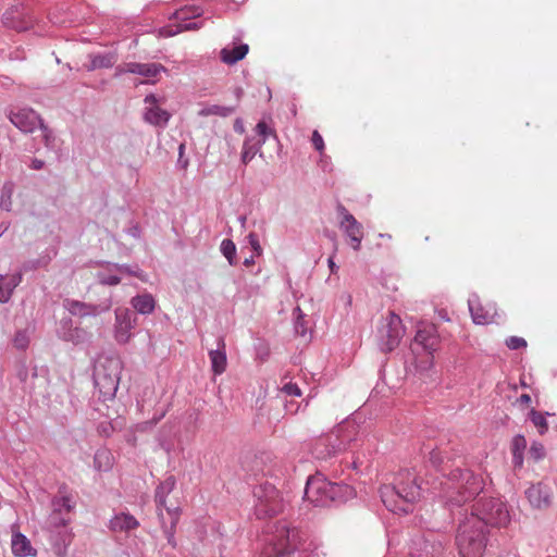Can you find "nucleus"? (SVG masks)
Listing matches in <instances>:
<instances>
[{
  "label": "nucleus",
  "instance_id": "nucleus-1",
  "mask_svg": "<svg viewBox=\"0 0 557 557\" xmlns=\"http://www.w3.org/2000/svg\"><path fill=\"white\" fill-rule=\"evenodd\" d=\"M456 536L462 557H482L487 544L488 527H506L510 520L506 504L500 498L480 496L470 513L459 510Z\"/></svg>",
  "mask_w": 557,
  "mask_h": 557
},
{
  "label": "nucleus",
  "instance_id": "nucleus-2",
  "mask_svg": "<svg viewBox=\"0 0 557 557\" xmlns=\"http://www.w3.org/2000/svg\"><path fill=\"white\" fill-rule=\"evenodd\" d=\"M430 463L442 474L441 481L431 483L430 490L440 497L444 506L454 512L467 503L475 499L483 492V480L469 469H451L450 459L440 449H432Z\"/></svg>",
  "mask_w": 557,
  "mask_h": 557
},
{
  "label": "nucleus",
  "instance_id": "nucleus-3",
  "mask_svg": "<svg viewBox=\"0 0 557 557\" xmlns=\"http://www.w3.org/2000/svg\"><path fill=\"white\" fill-rule=\"evenodd\" d=\"M261 541L262 557H292L296 552L299 557H320V545L286 521L268 524Z\"/></svg>",
  "mask_w": 557,
  "mask_h": 557
},
{
  "label": "nucleus",
  "instance_id": "nucleus-4",
  "mask_svg": "<svg viewBox=\"0 0 557 557\" xmlns=\"http://www.w3.org/2000/svg\"><path fill=\"white\" fill-rule=\"evenodd\" d=\"M422 483L414 469H401L392 483L380 487L381 500L392 512L408 513L413 510L414 504L425 490Z\"/></svg>",
  "mask_w": 557,
  "mask_h": 557
},
{
  "label": "nucleus",
  "instance_id": "nucleus-5",
  "mask_svg": "<svg viewBox=\"0 0 557 557\" xmlns=\"http://www.w3.org/2000/svg\"><path fill=\"white\" fill-rule=\"evenodd\" d=\"M355 496V490L343 482H332L323 474L309 476L305 486L304 497L315 507L341 505Z\"/></svg>",
  "mask_w": 557,
  "mask_h": 557
},
{
  "label": "nucleus",
  "instance_id": "nucleus-6",
  "mask_svg": "<svg viewBox=\"0 0 557 557\" xmlns=\"http://www.w3.org/2000/svg\"><path fill=\"white\" fill-rule=\"evenodd\" d=\"M358 425L347 420L337 425L331 433L319 437L312 446V455L317 459L327 460L338 453L351 447L352 443L359 441Z\"/></svg>",
  "mask_w": 557,
  "mask_h": 557
},
{
  "label": "nucleus",
  "instance_id": "nucleus-7",
  "mask_svg": "<svg viewBox=\"0 0 557 557\" xmlns=\"http://www.w3.org/2000/svg\"><path fill=\"white\" fill-rule=\"evenodd\" d=\"M121 361L116 358L99 360L94 371V383L103 399L114 397L120 382Z\"/></svg>",
  "mask_w": 557,
  "mask_h": 557
},
{
  "label": "nucleus",
  "instance_id": "nucleus-8",
  "mask_svg": "<svg viewBox=\"0 0 557 557\" xmlns=\"http://www.w3.org/2000/svg\"><path fill=\"white\" fill-rule=\"evenodd\" d=\"M255 513L258 519L272 517L284 508L283 498L277 488L269 483H261L253 490Z\"/></svg>",
  "mask_w": 557,
  "mask_h": 557
},
{
  "label": "nucleus",
  "instance_id": "nucleus-9",
  "mask_svg": "<svg viewBox=\"0 0 557 557\" xmlns=\"http://www.w3.org/2000/svg\"><path fill=\"white\" fill-rule=\"evenodd\" d=\"M444 535L428 532L411 540L412 557H442L444 554Z\"/></svg>",
  "mask_w": 557,
  "mask_h": 557
},
{
  "label": "nucleus",
  "instance_id": "nucleus-10",
  "mask_svg": "<svg viewBox=\"0 0 557 557\" xmlns=\"http://www.w3.org/2000/svg\"><path fill=\"white\" fill-rule=\"evenodd\" d=\"M16 376L23 388L30 394H44L48 384V371L44 368L33 367L30 370L24 364H18Z\"/></svg>",
  "mask_w": 557,
  "mask_h": 557
},
{
  "label": "nucleus",
  "instance_id": "nucleus-11",
  "mask_svg": "<svg viewBox=\"0 0 557 557\" xmlns=\"http://www.w3.org/2000/svg\"><path fill=\"white\" fill-rule=\"evenodd\" d=\"M336 212L339 218V228L348 238L350 247L356 251L360 250L363 238L362 224L342 203L337 205Z\"/></svg>",
  "mask_w": 557,
  "mask_h": 557
},
{
  "label": "nucleus",
  "instance_id": "nucleus-12",
  "mask_svg": "<svg viewBox=\"0 0 557 557\" xmlns=\"http://www.w3.org/2000/svg\"><path fill=\"white\" fill-rule=\"evenodd\" d=\"M404 333L405 330L401 323V319L394 312H391L380 329L381 349L386 352L395 349L398 346Z\"/></svg>",
  "mask_w": 557,
  "mask_h": 557
},
{
  "label": "nucleus",
  "instance_id": "nucleus-13",
  "mask_svg": "<svg viewBox=\"0 0 557 557\" xmlns=\"http://www.w3.org/2000/svg\"><path fill=\"white\" fill-rule=\"evenodd\" d=\"M202 9L197 5H184L180 9H176L171 17L177 22L176 29L170 30L168 33L169 36L175 35L177 33L186 32V30H197L203 26L202 21L198 22H188L191 18L199 17L202 14Z\"/></svg>",
  "mask_w": 557,
  "mask_h": 557
},
{
  "label": "nucleus",
  "instance_id": "nucleus-14",
  "mask_svg": "<svg viewBox=\"0 0 557 557\" xmlns=\"http://www.w3.org/2000/svg\"><path fill=\"white\" fill-rule=\"evenodd\" d=\"M62 306L72 315L79 318L97 317L103 312H107L112 307L110 299L102 301L101 304H88L79 300L65 298Z\"/></svg>",
  "mask_w": 557,
  "mask_h": 557
},
{
  "label": "nucleus",
  "instance_id": "nucleus-15",
  "mask_svg": "<svg viewBox=\"0 0 557 557\" xmlns=\"http://www.w3.org/2000/svg\"><path fill=\"white\" fill-rule=\"evenodd\" d=\"M136 325V314L128 308L115 309L114 336L117 343L125 344L132 337V330Z\"/></svg>",
  "mask_w": 557,
  "mask_h": 557
},
{
  "label": "nucleus",
  "instance_id": "nucleus-16",
  "mask_svg": "<svg viewBox=\"0 0 557 557\" xmlns=\"http://www.w3.org/2000/svg\"><path fill=\"white\" fill-rule=\"evenodd\" d=\"M144 102L146 106L143 114L144 121L150 125L164 128L170 121L171 114L160 108L159 99L153 94H149L145 97Z\"/></svg>",
  "mask_w": 557,
  "mask_h": 557
},
{
  "label": "nucleus",
  "instance_id": "nucleus-17",
  "mask_svg": "<svg viewBox=\"0 0 557 557\" xmlns=\"http://www.w3.org/2000/svg\"><path fill=\"white\" fill-rule=\"evenodd\" d=\"M9 119L23 133H33L42 122L39 114L30 108L11 111Z\"/></svg>",
  "mask_w": 557,
  "mask_h": 557
},
{
  "label": "nucleus",
  "instance_id": "nucleus-18",
  "mask_svg": "<svg viewBox=\"0 0 557 557\" xmlns=\"http://www.w3.org/2000/svg\"><path fill=\"white\" fill-rule=\"evenodd\" d=\"M57 335L60 339L72 343L73 345L84 343L87 338V332L79 326H75L71 318L60 320L57 327Z\"/></svg>",
  "mask_w": 557,
  "mask_h": 557
},
{
  "label": "nucleus",
  "instance_id": "nucleus-19",
  "mask_svg": "<svg viewBox=\"0 0 557 557\" xmlns=\"http://www.w3.org/2000/svg\"><path fill=\"white\" fill-rule=\"evenodd\" d=\"M525 496L533 508H547L552 503V488L547 484L540 482L530 486L525 491Z\"/></svg>",
  "mask_w": 557,
  "mask_h": 557
},
{
  "label": "nucleus",
  "instance_id": "nucleus-20",
  "mask_svg": "<svg viewBox=\"0 0 557 557\" xmlns=\"http://www.w3.org/2000/svg\"><path fill=\"white\" fill-rule=\"evenodd\" d=\"M49 541L57 557H66L67 548L73 540L71 529H53L49 531Z\"/></svg>",
  "mask_w": 557,
  "mask_h": 557
},
{
  "label": "nucleus",
  "instance_id": "nucleus-21",
  "mask_svg": "<svg viewBox=\"0 0 557 557\" xmlns=\"http://www.w3.org/2000/svg\"><path fill=\"white\" fill-rule=\"evenodd\" d=\"M209 359L211 362V369L215 375H220L226 370L227 358H226L225 342H224L223 337L218 338V344H216L215 349L209 350Z\"/></svg>",
  "mask_w": 557,
  "mask_h": 557
},
{
  "label": "nucleus",
  "instance_id": "nucleus-22",
  "mask_svg": "<svg viewBox=\"0 0 557 557\" xmlns=\"http://www.w3.org/2000/svg\"><path fill=\"white\" fill-rule=\"evenodd\" d=\"M138 520L128 512H120L109 522V529L113 532H127L138 528Z\"/></svg>",
  "mask_w": 557,
  "mask_h": 557
},
{
  "label": "nucleus",
  "instance_id": "nucleus-23",
  "mask_svg": "<svg viewBox=\"0 0 557 557\" xmlns=\"http://www.w3.org/2000/svg\"><path fill=\"white\" fill-rule=\"evenodd\" d=\"M11 547L13 555L16 557H28L36 555V549L33 548L29 540L20 532L13 533Z\"/></svg>",
  "mask_w": 557,
  "mask_h": 557
},
{
  "label": "nucleus",
  "instance_id": "nucleus-24",
  "mask_svg": "<svg viewBox=\"0 0 557 557\" xmlns=\"http://www.w3.org/2000/svg\"><path fill=\"white\" fill-rule=\"evenodd\" d=\"M22 282V273L17 272L11 276L0 274V302L5 304L10 300L13 290Z\"/></svg>",
  "mask_w": 557,
  "mask_h": 557
},
{
  "label": "nucleus",
  "instance_id": "nucleus-25",
  "mask_svg": "<svg viewBox=\"0 0 557 557\" xmlns=\"http://www.w3.org/2000/svg\"><path fill=\"white\" fill-rule=\"evenodd\" d=\"M166 512L170 517V524H166L165 521H164V516H163V512L160 511L158 515H159V518L161 520V524H162V529H163V533L168 540V543L172 546V547H175L176 546V541H175V536H174V533H175V527H176V523L178 521V508L175 507V508H166Z\"/></svg>",
  "mask_w": 557,
  "mask_h": 557
},
{
  "label": "nucleus",
  "instance_id": "nucleus-26",
  "mask_svg": "<svg viewBox=\"0 0 557 557\" xmlns=\"http://www.w3.org/2000/svg\"><path fill=\"white\" fill-rule=\"evenodd\" d=\"M249 47L247 44H240L233 48L224 47L220 51V59L223 63L233 65L243 60L247 55Z\"/></svg>",
  "mask_w": 557,
  "mask_h": 557
},
{
  "label": "nucleus",
  "instance_id": "nucleus-27",
  "mask_svg": "<svg viewBox=\"0 0 557 557\" xmlns=\"http://www.w3.org/2000/svg\"><path fill=\"white\" fill-rule=\"evenodd\" d=\"M90 64L88 71L110 69L117 62V54L113 51L89 54Z\"/></svg>",
  "mask_w": 557,
  "mask_h": 557
},
{
  "label": "nucleus",
  "instance_id": "nucleus-28",
  "mask_svg": "<svg viewBox=\"0 0 557 557\" xmlns=\"http://www.w3.org/2000/svg\"><path fill=\"white\" fill-rule=\"evenodd\" d=\"M176 484L174 476L166 478L163 482H161L157 488L154 494L156 504L159 512L162 511V508L166 510L169 508L165 504L168 495L174 490Z\"/></svg>",
  "mask_w": 557,
  "mask_h": 557
},
{
  "label": "nucleus",
  "instance_id": "nucleus-29",
  "mask_svg": "<svg viewBox=\"0 0 557 557\" xmlns=\"http://www.w3.org/2000/svg\"><path fill=\"white\" fill-rule=\"evenodd\" d=\"M131 305L137 313L147 315L153 312L156 300L151 294L145 293L133 297Z\"/></svg>",
  "mask_w": 557,
  "mask_h": 557
},
{
  "label": "nucleus",
  "instance_id": "nucleus-30",
  "mask_svg": "<svg viewBox=\"0 0 557 557\" xmlns=\"http://www.w3.org/2000/svg\"><path fill=\"white\" fill-rule=\"evenodd\" d=\"M264 145V138L247 137L243 145L242 162L248 164Z\"/></svg>",
  "mask_w": 557,
  "mask_h": 557
},
{
  "label": "nucleus",
  "instance_id": "nucleus-31",
  "mask_svg": "<svg viewBox=\"0 0 557 557\" xmlns=\"http://www.w3.org/2000/svg\"><path fill=\"white\" fill-rule=\"evenodd\" d=\"M435 330L433 326L419 329L414 336V342L421 345L424 350L433 351L436 349L437 337L435 336Z\"/></svg>",
  "mask_w": 557,
  "mask_h": 557
},
{
  "label": "nucleus",
  "instance_id": "nucleus-32",
  "mask_svg": "<svg viewBox=\"0 0 557 557\" xmlns=\"http://www.w3.org/2000/svg\"><path fill=\"white\" fill-rule=\"evenodd\" d=\"M132 74H136L147 79L158 76L161 72H165V67L160 63H139L132 62Z\"/></svg>",
  "mask_w": 557,
  "mask_h": 557
},
{
  "label": "nucleus",
  "instance_id": "nucleus-33",
  "mask_svg": "<svg viewBox=\"0 0 557 557\" xmlns=\"http://www.w3.org/2000/svg\"><path fill=\"white\" fill-rule=\"evenodd\" d=\"M106 264L108 265L110 272H117L120 276L126 274L129 276H135L143 282L147 281V274L137 264L129 265L111 262H106Z\"/></svg>",
  "mask_w": 557,
  "mask_h": 557
},
{
  "label": "nucleus",
  "instance_id": "nucleus-34",
  "mask_svg": "<svg viewBox=\"0 0 557 557\" xmlns=\"http://www.w3.org/2000/svg\"><path fill=\"white\" fill-rule=\"evenodd\" d=\"M2 22L7 27L14 28L18 32L28 29L32 24L30 20L21 18V13L17 10L5 12Z\"/></svg>",
  "mask_w": 557,
  "mask_h": 557
},
{
  "label": "nucleus",
  "instance_id": "nucleus-35",
  "mask_svg": "<svg viewBox=\"0 0 557 557\" xmlns=\"http://www.w3.org/2000/svg\"><path fill=\"white\" fill-rule=\"evenodd\" d=\"M468 306L472 320L475 324H487L492 322L491 317L483 312V309L480 307L479 297L476 295L470 296L468 299Z\"/></svg>",
  "mask_w": 557,
  "mask_h": 557
},
{
  "label": "nucleus",
  "instance_id": "nucleus-36",
  "mask_svg": "<svg viewBox=\"0 0 557 557\" xmlns=\"http://www.w3.org/2000/svg\"><path fill=\"white\" fill-rule=\"evenodd\" d=\"M51 506L52 511L63 515L70 513L74 508V504L70 495H61L53 497L51 500Z\"/></svg>",
  "mask_w": 557,
  "mask_h": 557
},
{
  "label": "nucleus",
  "instance_id": "nucleus-37",
  "mask_svg": "<svg viewBox=\"0 0 557 557\" xmlns=\"http://www.w3.org/2000/svg\"><path fill=\"white\" fill-rule=\"evenodd\" d=\"M235 107H227V106H219V104H211L202 108L199 111V115L201 116H209V115H218L222 117L230 116L235 112Z\"/></svg>",
  "mask_w": 557,
  "mask_h": 557
},
{
  "label": "nucleus",
  "instance_id": "nucleus-38",
  "mask_svg": "<svg viewBox=\"0 0 557 557\" xmlns=\"http://www.w3.org/2000/svg\"><path fill=\"white\" fill-rule=\"evenodd\" d=\"M102 265L106 267L103 271H99L96 274L97 281L101 285L115 286L119 285L122 281V277L117 274V272H110L106 262H101Z\"/></svg>",
  "mask_w": 557,
  "mask_h": 557
},
{
  "label": "nucleus",
  "instance_id": "nucleus-39",
  "mask_svg": "<svg viewBox=\"0 0 557 557\" xmlns=\"http://www.w3.org/2000/svg\"><path fill=\"white\" fill-rule=\"evenodd\" d=\"M94 466L98 471H108L112 467V456L107 449H99L94 457Z\"/></svg>",
  "mask_w": 557,
  "mask_h": 557
},
{
  "label": "nucleus",
  "instance_id": "nucleus-40",
  "mask_svg": "<svg viewBox=\"0 0 557 557\" xmlns=\"http://www.w3.org/2000/svg\"><path fill=\"white\" fill-rule=\"evenodd\" d=\"M546 416H550V413H542L535 409H532L529 413L530 421L534 424L541 435H544L548 431Z\"/></svg>",
  "mask_w": 557,
  "mask_h": 557
},
{
  "label": "nucleus",
  "instance_id": "nucleus-41",
  "mask_svg": "<svg viewBox=\"0 0 557 557\" xmlns=\"http://www.w3.org/2000/svg\"><path fill=\"white\" fill-rule=\"evenodd\" d=\"M69 522L70 519L63 513L52 511L47 519V529L48 531H52L53 529H70Z\"/></svg>",
  "mask_w": 557,
  "mask_h": 557
},
{
  "label": "nucleus",
  "instance_id": "nucleus-42",
  "mask_svg": "<svg viewBox=\"0 0 557 557\" xmlns=\"http://www.w3.org/2000/svg\"><path fill=\"white\" fill-rule=\"evenodd\" d=\"M12 195H13V186L11 183H7L3 185L1 189L0 197V208L4 211H11L12 209Z\"/></svg>",
  "mask_w": 557,
  "mask_h": 557
},
{
  "label": "nucleus",
  "instance_id": "nucleus-43",
  "mask_svg": "<svg viewBox=\"0 0 557 557\" xmlns=\"http://www.w3.org/2000/svg\"><path fill=\"white\" fill-rule=\"evenodd\" d=\"M222 255L231 265L236 263V246L231 239H223L220 246Z\"/></svg>",
  "mask_w": 557,
  "mask_h": 557
},
{
  "label": "nucleus",
  "instance_id": "nucleus-44",
  "mask_svg": "<svg viewBox=\"0 0 557 557\" xmlns=\"http://www.w3.org/2000/svg\"><path fill=\"white\" fill-rule=\"evenodd\" d=\"M294 315H295L294 329H295L296 334H298L300 336H306V334L308 332V327H307L305 319H304V313L299 307H296L294 309Z\"/></svg>",
  "mask_w": 557,
  "mask_h": 557
},
{
  "label": "nucleus",
  "instance_id": "nucleus-45",
  "mask_svg": "<svg viewBox=\"0 0 557 557\" xmlns=\"http://www.w3.org/2000/svg\"><path fill=\"white\" fill-rule=\"evenodd\" d=\"M529 454L533 460L539 461L544 458L545 448L541 443L534 442L530 447Z\"/></svg>",
  "mask_w": 557,
  "mask_h": 557
},
{
  "label": "nucleus",
  "instance_id": "nucleus-46",
  "mask_svg": "<svg viewBox=\"0 0 557 557\" xmlns=\"http://www.w3.org/2000/svg\"><path fill=\"white\" fill-rule=\"evenodd\" d=\"M506 346L511 350L527 347V341L522 337L510 336L506 339Z\"/></svg>",
  "mask_w": 557,
  "mask_h": 557
},
{
  "label": "nucleus",
  "instance_id": "nucleus-47",
  "mask_svg": "<svg viewBox=\"0 0 557 557\" xmlns=\"http://www.w3.org/2000/svg\"><path fill=\"white\" fill-rule=\"evenodd\" d=\"M527 447V441L522 435H516L511 442V453H523Z\"/></svg>",
  "mask_w": 557,
  "mask_h": 557
},
{
  "label": "nucleus",
  "instance_id": "nucleus-48",
  "mask_svg": "<svg viewBox=\"0 0 557 557\" xmlns=\"http://www.w3.org/2000/svg\"><path fill=\"white\" fill-rule=\"evenodd\" d=\"M38 127L42 132V137H44L45 145L47 147H53V141H54L53 132L48 126H46L44 124V122H41V124Z\"/></svg>",
  "mask_w": 557,
  "mask_h": 557
},
{
  "label": "nucleus",
  "instance_id": "nucleus-49",
  "mask_svg": "<svg viewBox=\"0 0 557 557\" xmlns=\"http://www.w3.org/2000/svg\"><path fill=\"white\" fill-rule=\"evenodd\" d=\"M282 393L288 395V396H296V397H299L301 395V391L299 388V386L295 383H286L283 387H282Z\"/></svg>",
  "mask_w": 557,
  "mask_h": 557
},
{
  "label": "nucleus",
  "instance_id": "nucleus-50",
  "mask_svg": "<svg viewBox=\"0 0 557 557\" xmlns=\"http://www.w3.org/2000/svg\"><path fill=\"white\" fill-rule=\"evenodd\" d=\"M14 345L18 349H25L28 345V338L25 332L18 331L14 337Z\"/></svg>",
  "mask_w": 557,
  "mask_h": 557
},
{
  "label": "nucleus",
  "instance_id": "nucleus-51",
  "mask_svg": "<svg viewBox=\"0 0 557 557\" xmlns=\"http://www.w3.org/2000/svg\"><path fill=\"white\" fill-rule=\"evenodd\" d=\"M255 132L257 133V135L260 137V138H264V143L267 141V138L269 136V134L271 133L270 128L268 127V125L265 124V122L263 121H260L256 127H255Z\"/></svg>",
  "mask_w": 557,
  "mask_h": 557
},
{
  "label": "nucleus",
  "instance_id": "nucleus-52",
  "mask_svg": "<svg viewBox=\"0 0 557 557\" xmlns=\"http://www.w3.org/2000/svg\"><path fill=\"white\" fill-rule=\"evenodd\" d=\"M311 141L315 150L322 152L324 150V140L318 131H313Z\"/></svg>",
  "mask_w": 557,
  "mask_h": 557
},
{
  "label": "nucleus",
  "instance_id": "nucleus-53",
  "mask_svg": "<svg viewBox=\"0 0 557 557\" xmlns=\"http://www.w3.org/2000/svg\"><path fill=\"white\" fill-rule=\"evenodd\" d=\"M41 265L39 259L35 260H27L21 265L20 272L23 274V272H28L38 269Z\"/></svg>",
  "mask_w": 557,
  "mask_h": 557
},
{
  "label": "nucleus",
  "instance_id": "nucleus-54",
  "mask_svg": "<svg viewBox=\"0 0 557 557\" xmlns=\"http://www.w3.org/2000/svg\"><path fill=\"white\" fill-rule=\"evenodd\" d=\"M248 242L252 247L253 251L259 256L262 252L258 236L255 233H250L248 236Z\"/></svg>",
  "mask_w": 557,
  "mask_h": 557
},
{
  "label": "nucleus",
  "instance_id": "nucleus-55",
  "mask_svg": "<svg viewBox=\"0 0 557 557\" xmlns=\"http://www.w3.org/2000/svg\"><path fill=\"white\" fill-rule=\"evenodd\" d=\"M132 62H126V63H123V64H120L115 67V73H114V76L115 77H119V76H122L124 74H132Z\"/></svg>",
  "mask_w": 557,
  "mask_h": 557
},
{
  "label": "nucleus",
  "instance_id": "nucleus-56",
  "mask_svg": "<svg viewBox=\"0 0 557 557\" xmlns=\"http://www.w3.org/2000/svg\"><path fill=\"white\" fill-rule=\"evenodd\" d=\"M184 151H185V145L184 144H181L180 147H178V160H177V164L182 168V169H186L188 166V160L185 159V156H184Z\"/></svg>",
  "mask_w": 557,
  "mask_h": 557
},
{
  "label": "nucleus",
  "instance_id": "nucleus-57",
  "mask_svg": "<svg viewBox=\"0 0 557 557\" xmlns=\"http://www.w3.org/2000/svg\"><path fill=\"white\" fill-rule=\"evenodd\" d=\"M163 416H164V412H162L159 417L153 418L151 421H147V422L138 424V426H137L138 430L145 431L148 428H152L153 425H156L163 418Z\"/></svg>",
  "mask_w": 557,
  "mask_h": 557
},
{
  "label": "nucleus",
  "instance_id": "nucleus-58",
  "mask_svg": "<svg viewBox=\"0 0 557 557\" xmlns=\"http://www.w3.org/2000/svg\"><path fill=\"white\" fill-rule=\"evenodd\" d=\"M512 463L516 468H520L523 465V453H512Z\"/></svg>",
  "mask_w": 557,
  "mask_h": 557
},
{
  "label": "nucleus",
  "instance_id": "nucleus-59",
  "mask_svg": "<svg viewBox=\"0 0 557 557\" xmlns=\"http://www.w3.org/2000/svg\"><path fill=\"white\" fill-rule=\"evenodd\" d=\"M127 234L134 238H139L140 237V228L137 224H134L132 226H129L127 230H126Z\"/></svg>",
  "mask_w": 557,
  "mask_h": 557
},
{
  "label": "nucleus",
  "instance_id": "nucleus-60",
  "mask_svg": "<svg viewBox=\"0 0 557 557\" xmlns=\"http://www.w3.org/2000/svg\"><path fill=\"white\" fill-rule=\"evenodd\" d=\"M234 131L238 134H244L245 133V126H244V123L242 121V119H236L235 122H234Z\"/></svg>",
  "mask_w": 557,
  "mask_h": 557
},
{
  "label": "nucleus",
  "instance_id": "nucleus-61",
  "mask_svg": "<svg viewBox=\"0 0 557 557\" xmlns=\"http://www.w3.org/2000/svg\"><path fill=\"white\" fill-rule=\"evenodd\" d=\"M45 165V162L40 159H33L32 162H30V168L33 170H41Z\"/></svg>",
  "mask_w": 557,
  "mask_h": 557
},
{
  "label": "nucleus",
  "instance_id": "nucleus-62",
  "mask_svg": "<svg viewBox=\"0 0 557 557\" xmlns=\"http://www.w3.org/2000/svg\"><path fill=\"white\" fill-rule=\"evenodd\" d=\"M518 401L523 405H529L531 403V396L529 394H522L518 398Z\"/></svg>",
  "mask_w": 557,
  "mask_h": 557
},
{
  "label": "nucleus",
  "instance_id": "nucleus-63",
  "mask_svg": "<svg viewBox=\"0 0 557 557\" xmlns=\"http://www.w3.org/2000/svg\"><path fill=\"white\" fill-rule=\"evenodd\" d=\"M234 95L236 97L237 100H239L243 95H244V90L242 87H236L235 90H234Z\"/></svg>",
  "mask_w": 557,
  "mask_h": 557
},
{
  "label": "nucleus",
  "instance_id": "nucleus-64",
  "mask_svg": "<svg viewBox=\"0 0 557 557\" xmlns=\"http://www.w3.org/2000/svg\"><path fill=\"white\" fill-rule=\"evenodd\" d=\"M253 263H255V260H253V257H252V256H251V257H249V258H246V259L244 260V265H245V267H249V265H251V264H253Z\"/></svg>",
  "mask_w": 557,
  "mask_h": 557
}]
</instances>
